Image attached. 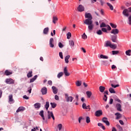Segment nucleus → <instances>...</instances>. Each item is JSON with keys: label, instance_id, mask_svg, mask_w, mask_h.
I'll return each instance as SVG.
<instances>
[{"label": "nucleus", "instance_id": "f257e3e1", "mask_svg": "<svg viewBox=\"0 0 131 131\" xmlns=\"http://www.w3.org/2000/svg\"><path fill=\"white\" fill-rule=\"evenodd\" d=\"M85 18H88L84 21V24H86V25H88V30L89 31H92L94 29V24H93V16L90 13H85Z\"/></svg>", "mask_w": 131, "mask_h": 131}, {"label": "nucleus", "instance_id": "f03ea898", "mask_svg": "<svg viewBox=\"0 0 131 131\" xmlns=\"http://www.w3.org/2000/svg\"><path fill=\"white\" fill-rule=\"evenodd\" d=\"M65 96L67 102H72L74 99V98H73L72 96H69L68 94H65Z\"/></svg>", "mask_w": 131, "mask_h": 131}, {"label": "nucleus", "instance_id": "7ed1b4c3", "mask_svg": "<svg viewBox=\"0 0 131 131\" xmlns=\"http://www.w3.org/2000/svg\"><path fill=\"white\" fill-rule=\"evenodd\" d=\"M53 119V120H55V116H54V114L53 112L48 111V119H51V118Z\"/></svg>", "mask_w": 131, "mask_h": 131}, {"label": "nucleus", "instance_id": "20e7f679", "mask_svg": "<svg viewBox=\"0 0 131 131\" xmlns=\"http://www.w3.org/2000/svg\"><path fill=\"white\" fill-rule=\"evenodd\" d=\"M6 82L8 84H14V81L12 78H7L6 79Z\"/></svg>", "mask_w": 131, "mask_h": 131}, {"label": "nucleus", "instance_id": "39448f33", "mask_svg": "<svg viewBox=\"0 0 131 131\" xmlns=\"http://www.w3.org/2000/svg\"><path fill=\"white\" fill-rule=\"evenodd\" d=\"M123 15L125 17H128L129 16V12L127 10V9H125L122 12Z\"/></svg>", "mask_w": 131, "mask_h": 131}, {"label": "nucleus", "instance_id": "423d86ee", "mask_svg": "<svg viewBox=\"0 0 131 131\" xmlns=\"http://www.w3.org/2000/svg\"><path fill=\"white\" fill-rule=\"evenodd\" d=\"M102 121L104 122V123H105L106 125H107V126H109L110 125V123L108 121V118L106 117H103L102 118Z\"/></svg>", "mask_w": 131, "mask_h": 131}, {"label": "nucleus", "instance_id": "0eeeda50", "mask_svg": "<svg viewBox=\"0 0 131 131\" xmlns=\"http://www.w3.org/2000/svg\"><path fill=\"white\" fill-rule=\"evenodd\" d=\"M111 33L116 35V34H118V33H119V30H118V29H114L112 30V31H111Z\"/></svg>", "mask_w": 131, "mask_h": 131}, {"label": "nucleus", "instance_id": "6e6552de", "mask_svg": "<svg viewBox=\"0 0 131 131\" xmlns=\"http://www.w3.org/2000/svg\"><path fill=\"white\" fill-rule=\"evenodd\" d=\"M102 114L103 112H102L101 110L97 111L95 113V116H97V117L101 116V115H102Z\"/></svg>", "mask_w": 131, "mask_h": 131}, {"label": "nucleus", "instance_id": "1a4fd4ad", "mask_svg": "<svg viewBox=\"0 0 131 131\" xmlns=\"http://www.w3.org/2000/svg\"><path fill=\"white\" fill-rule=\"evenodd\" d=\"M77 10L80 12H83L84 11V7L82 5H79L77 8Z\"/></svg>", "mask_w": 131, "mask_h": 131}, {"label": "nucleus", "instance_id": "9d476101", "mask_svg": "<svg viewBox=\"0 0 131 131\" xmlns=\"http://www.w3.org/2000/svg\"><path fill=\"white\" fill-rule=\"evenodd\" d=\"M111 40L113 42H117V35H114L111 36Z\"/></svg>", "mask_w": 131, "mask_h": 131}, {"label": "nucleus", "instance_id": "9b49d317", "mask_svg": "<svg viewBox=\"0 0 131 131\" xmlns=\"http://www.w3.org/2000/svg\"><path fill=\"white\" fill-rule=\"evenodd\" d=\"M63 73L66 76H69V75H70V73L68 72V70H67V67H64L63 69Z\"/></svg>", "mask_w": 131, "mask_h": 131}, {"label": "nucleus", "instance_id": "f8f14e48", "mask_svg": "<svg viewBox=\"0 0 131 131\" xmlns=\"http://www.w3.org/2000/svg\"><path fill=\"white\" fill-rule=\"evenodd\" d=\"M41 92L42 93V95H47L48 93V89L46 87H43L41 89Z\"/></svg>", "mask_w": 131, "mask_h": 131}, {"label": "nucleus", "instance_id": "ddd939ff", "mask_svg": "<svg viewBox=\"0 0 131 131\" xmlns=\"http://www.w3.org/2000/svg\"><path fill=\"white\" fill-rule=\"evenodd\" d=\"M116 108H117V110L121 112L122 111V109L121 108V104L120 103H117L116 105Z\"/></svg>", "mask_w": 131, "mask_h": 131}, {"label": "nucleus", "instance_id": "4468645a", "mask_svg": "<svg viewBox=\"0 0 131 131\" xmlns=\"http://www.w3.org/2000/svg\"><path fill=\"white\" fill-rule=\"evenodd\" d=\"M54 38H51L49 41V45L50 48H54Z\"/></svg>", "mask_w": 131, "mask_h": 131}, {"label": "nucleus", "instance_id": "2eb2a0df", "mask_svg": "<svg viewBox=\"0 0 131 131\" xmlns=\"http://www.w3.org/2000/svg\"><path fill=\"white\" fill-rule=\"evenodd\" d=\"M25 110V107L23 106H20L18 107V108L16 110V113H19V112H22V111H24Z\"/></svg>", "mask_w": 131, "mask_h": 131}, {"label": "nucleus", "instance_id": "dca6fc26", "mask_svg": "<svg viewBox=\"0 0 131 131\" xmlns=\"http://www.w3.org/2000/svg\"><path fill=\"white\" fill-rule=\"evenodd\" d=\"M112 43L111 42V41L107 40L104 43V47H105L106 48H107V47H110L111 46V44Z\"/></svg>", "mask_w": 131, "mask_h": 131}, {"label": "nucleus", "instance_id": "f3484780", "mask_svg": "<svg viewBox=\"0 0 131 131\" xmlns=\"http://www.w3.org/2000/svg\"><path fill=\"white\" fill-rule=\"evenodd\" d=\"M52 91L54 94H55L56 95V94L58 93V89H57V88H56V86H53L52 87Z\"/></svg>", "mask_w": 131, "mask_h": 131}, {"label": "nucleus", "instance_id": "a211bd4d", "mask_svg": "<svg viewBox=\"0 0 131 131\" xmlns=\"http://www.w3.org/2000/svg\"><path fill=\"white\" fill-rule=\"evenodd\" d=\"M4 74L7 76H9V75H11V74H13V72H10V71L7 70L5 71Z\"/></svg>", "mask_w": 131, "mask_h": 131}, {"label": "nucleus", "instance_id": "6ab92c4d", "mask_svg": "<svg viewBox=\"0 0 131 131\" xmlns=\"http://www.w3.org/2000/svg\"><path fill=\"white\" fill-rule=\"evenodd\" d=\"M115 115L117 116L116 119H120L122 117V115L119 113H116Z\"/></svg>", "mask_w": 131, "mask_h": 131}, {"label": "nucleus", "instance_id": "aec40b11", "mask_svg": "<svg viewBox=\"0 0 131 131\" xmlns=\"http://www.w3.org/2000/svg\"><path fill=\"white\" fill-rule=\"evenodd\" d=\"M40 103H36L34 104V106L36 109H39L40 108Z\"/></svg>", "mask_w": 131, "mask_h": 131}, {"label": "nucleus", "instance_id": "412c9836", "mask_svg": "<svg viewBox=\"0 0 131 131\" xmlns=\"http://www.w3.org/2000/svg\"><path fill=\"white\" fill-rule=\"evenodd\" d=\"M49 27L45 28L43 30V34H48V33H49Z\"/></svg>", "mask_w": 131, "mask_h": 131}, {"label": "nucleus", "instance_id": "4be33fe9", "mask_svg": "<svg viewBox=\"0 0 131 131\" xmlns=\"http://www.w3.org/2000/svg\"><path fill=\"white\" fill-rule=\"evenodd\" d=\"M86 94L87 95V97L89 99H90V98H91V97H92V95H93V93H92V92L91 91H87L86 92Z\"/></svg>", "mask_w": 131, "mask_h": 131}, {"label": "nucleus", "instance_id": "5701e85b", "mask_svg": "<svg viewBox=\"0 0 131 131\" xmlns=\"http://www.w3.org/2000/svg\"><path fill=\"white\" fill-rule=\"evenodd\" d=\"M69 59H70V55H67L65 57V62L67 64H68L69 63Z\"/></svg>", "mask_w": 131, "mask_h": 131}, {"label": "nucleus", "instance_id": "b1692460", "mask_svg": "<svg viewBox=\"0 0 131 131\" xmlns=\"http://www.w3.org/2000/svg\"><path fill=\"white\" fill-rule=\"evenodd\" d=\"M36 78H37V75H36L32 79H30V83L35 81L36 80Z\"/></svg>", "mask_w": 131, "mask_h": 131}, {"label": "nucleus", "instance_id": "393cba45", "mask_svg": "<svg viewBox=\"0 0 131 131\" xmlns=\"http://www.w3.org/2000/svg\"><path fill=\"white\" fill-rule=\"evenodd\" d=\"M108 91H109L110 93H111V94H116V93L115 92V90L112 88H110L108 89Z\"/></svg>", "mask_w": 131, "mask_h": 131}, {"label": "nucleus", "instance_id": "a878e982", "mask_svg": "<svg viewBox=\"0 0 131 131\" xmlns=\"http://www.w3.org/2000/svg\"><path fill=\"white\" fill-rule=\"evenodd\" d=\"M106 4L108 6V7H109L110 10H111V11H113V10L114 9V7H113V6H112L111 4L109 3H107Z\"/></svg>", "mask_w": 131, "mask_h": 131}, {"label": "nucleus", "instance_id": "bb28decb", "mask_svg": "<svg viewBox=\"0 0 131 131\" xmlns=\"http://www.w3.org/2000/svg\"><path fill=\"white\" fill-rule=\"evenodd\" d=\"M105 88L103 86H100L99 87V91L101 93H104V91L105 90Z\"/></svg>", "mask_w": 131, "mask_h": 131}, {"label": "nucleus", "instance_id": "cd10ccee", "mask_svg": "<svg viewBox=\"0 0 131 131\" xmlns=\"http://www.w3.org/2000/svg\"><path fill=\"white\" fill-rule=\"evenodd\" d=\"M32 71H31L27 74V76L28 78H30V77H32Z\"/></svg>", "mask_w": 131, "mask_h": 131}, {"label": "nucleus", "instance_id": "c85d7f7f", "mask_svg": "<svg viewBox=\"0 0 131 131\" xmlns=\"http://www.w3.org/2000/svg\"><path fill=\"white\" fill-rule=\"evenodd\" d=\"M9 102H14V99H13V95H10L9 96Z\"/></svg>", "mask_w": 131, "mask_h": 131}, {"label": "nucleus", "instance_id": "c756f323", "mask_svg": "<svg viewBox=\"0 0 131 131\" xmlns=\"http://www.w3.org/2000/svg\"><path fill=\"white\" fill-rule=\"evenodd\" d=\"M100 59H108V57L107 55H104L103 54H101L100 55Z\"/></svg>", "mask_w": 131, "mask_h": 131}, {"label": "nucleus", "instance_id": "7c9ffc66", "mask_svg": "<svg viewBox=\"0 0 131 131\" xmlns=\"http://www.w3.org/2000/svg\"><path fill=\"white\" fill-rule=\"evenodd\" d=\"M110 48L111 49H113V50H115L117 48V46L116 45H113V44H111V46H110Z\"/></svg>", "mask_w": 131, "mask_h": 131}, {"label": "nucleus", "instance_id": "2f4dec72", "mask_svg": "<svg viewBox=\"0 0 131 131\" xmlns=\"http://www.w3.org/2000/svg\"><path fill=\"white\" fill-rule=\"evenodd\" d=\"M57 21H58V17L56 16H53V23H54V24H56V22H57Z\"/></svg>", "mask_w": 131, "mask_h": 131}, {"label": "nucleus", "instance_id": "473e14b6", "mask_svg": "<svg viewBox=\"0 0 131 131\" xmlns=\"http://www.w3.org/2000/svg\"><path fill=\"white\" fill-rule=\"evenodd\" d=\"M45 107L47 110L49 109V107H50V102L49 101L46 102Z\"/></svg>", "mask_w": 131, "mask_h": 131}, {"label": "nucleus", "instance_id": "72a5a7b5", "mask_svg": "<svg viewBox=\"0 0 131 131\" xmlns=\"http://www.w3.org/2000/svg\"><path fill=\"white\" fill-rule=\"evenodd\" d=\"M39 115L41 116L43 120H45V116L43 115V111H41L39 113Z\"/></svg>", "mask_w": 131, "mask_h": 131}, {"label": "nucleus", "instance_id": "f704fd0d", "mask_svg": "<svg viewBox=\"0 0 131 131\" xmlns=\"http://www.w3.org/2000/svg\"><path fill=\"white\" fill-rule=\"evenodd\" d=\"M50 105H51L52 107L54 109L57 107V104L55 102H51Z\"/></svg>", "mask_w": 131, "mask_h": 131}, {"label": "nucleus", "instance_id": "c9c22d12", "mask_svg": "<svg viewBox=\"0 0 131 131\" xmlns=\"http://www.w3.org/2000/svg\"><path fill=\"white\" fill-rule=\"evenodd\" d=\"M69 45L71 48H72V47H74V41L73 40H70Z\"/></svg>", "mask_w": 131, "mask_h": 131}, {"label": "nucleus", "instance_id": "e433bc0d", "mask_svg": "<svg viewBox=\"0 0 131 131\" xmlns=\"http://www.w3.org/2000/svg\"><path fill=\"white\" fill-rule=\"evenodd\" d=\"M63 74H64V73L62 72L59 73L57 75V78H60L61 77H62V76H63Z\"/></svg>", "mask_w": 131, "mask_h": 131}, {"label": "nucleus", "instance_id": "4c0bfd02", "mask_svg": "<svg viewBox=\"0 0 131 131\" xmlns=\"http://www.w3.org/2000/svg\"><path fill=\"white\" fill-rule=\"evenodd\" d=\"M67 39H70V37H71L72 35H71V33H70V32H69L67 34Z\"/></svg>", "mask_w": 131, "mask_h": 131}, {"label": "nucleus", "instance_id": "58836bf2", "mask_svg": "<svg viewBox=\"0 0 131 131\" xmlns=\"http://www.w3.org/2000/svg\"><path fill=\"white\" fill-rule=\"evenodd\" d=\"M101 62L102 65H105V66H107V65L108 64L107 63V61H106V60H102Z\"/></svg>", "mask_w": 131, "mask_h": 131}, {"label": "nucleus", "instance_id": "ea45409f", "mask_svg": "<svg viewBox=\"0 0 131 131\" xmlns=\"http://www.w3.org/2000/svg\"><path fill=\"white\" fill-rule=\"evenodd\" d=\"M97 34L98 35H102L103 34V32L101 30H99L98 31L96 32Z\"/></svg>", "mask_w": 131, "mask_h": 131}, {"label": "nucleus", "instance_id": "a19ab883", "mask_svg": "<svg viewBox=\"0 0 131 131\" xmlns=\"http://www.w3.org/2000/svg\"><path fill=\"white\" fill-rule=\"evenodd\" d=\"M76 85L77 86H80V85H81V81H77V82H76Z\"/></svg>", "mask_w": 131, "mask_h": 131}, {"label": "nucleus", "instance_id": "79ce46f5", "mask_svg": "<svg viewBox=\"0 0 131 131\" xmlns=\"http://www.w3.org/2000/svg\"><path fill=\"white\" fill-rule=\"evenodd\" d=\"M117 128H118L119 130H123V128L119 125V124H117L116 125Z\"/></svg>", "mask_w": 131, "mask_h": 131}, {"label": "nucleus", "instance_id": "37998d69", "mask_svg": "<svg viewBox=\"0 0 131 131\" xmlns=\"http://www.w3.org/2000/svg\"><path fill=\"white\" fill-rule=\"evenodd\" d=\"M110 24L111 27H112V28H117V25H116L114 24L110 23Z\"/></svg>", "mask_w": 131, "mask_h": 131}, {"label": "nucleus", "instance_id": "c03bdc74", "mask_svg": "<svg viewBox=\"0 0 131 131\" xmlns=\"http://www.w3.org/2000/svg\"><path fill=\"white\" fill-rule=\"evenodd\" d=\"M62 127H63L62 124H59L57 125V128H58L59 130H61V129H62Z\"/></svg>", "mask_w": 131, "mask_h": 131}, {"label": "nucleus", "instance_id": "a18cd8bd", "mask_svg": "<svg viewBox=\"0 0 131 131\" xmlns=\"http://www.w3.org/2000/svg\"><path fill=\"white\" fill-rule=\"evenodd\" d=\"M86 123H90V122H91V119L90 118V117H86Z\"/></svg>", "mask_w": 131, "mask_h": 131}, {"label": "nucleus", "instance_id": "49530a36", "mask_svg": "<svg viewBox=\"0 0 131 131\" xmlns=\"http://www.w3.org/2000/svg\"><path fill=\"white\" fill-rule=\"evenodd\" d=\"M125 54L127 56H130V50H128L125 52Z\"/></svg>", "mask_w": 131, "mask_h": 131}, {"label": "nucleus", "instance_id": "de8ad7c7", "mask_svg": "<svg viewBox=\"0 0 131 131\" xmlns=\"http://www.w3.org/2000/svg\"><path fill=\"white\" fill-rule=\"evenodd\" d=\"M100 27L102 28V27H107V25L105 24V23H102L100 25Z\"/></svg>", "mask_w": 131, "mask_h": 131}, {"label": "nucleus", "instance_id": "09e8293b", "mask_svg": "<svg viewBox=\"0 0 131 131\" xmlns=\"http://www.w3.org/2000/svg\"><path fill=\"white\" fill-rule=\"evenodd\" d=\"M82 38H83V39H86L88 38V36L85 35V33L82 35Z\"/></svg>", "mask_w": 131, "mask_h": 131}, {"label": "nucleus", "instance_id": "8fccbe9b", "mask_svg": "<svg viewBox=\"0 0 131 131\" xmlns=\"http://www.w3.org/2000/svg\"><path fill=\"white\" fill-rule=\"evenodd\" d=\"M58 47L59 48H60V49H62V48H64V45H62V43L61 42H59L58 43Z\"/></svg>", "mask_w": 131, "mask_h": 131}, {"label": "nucleus", "instance_id": "3c124183", "mask_svg": "<svg viewBox=\"0 0 131 131\" xmlns=\"http://www.w3.org/2000/svg\"><path fill=\"white\" fill-rule=\"evenodd\" d=\"M119 53V51H112V54L113 55H117Z\"/></svg>", "mask_w": 131, "mask_h": 131}, {"label": "nucleus", "instance_id": "603ef678", "mask_svg": "<svg viewBox=\"0 0 131 131\" xmlns=\"http://www.w3.org/2000/svg\"><path fill=\"white\" fill-rule=\"evenodd\" d=\"M103 100L105 102H107V99H108V97H107V95L105 94L104 95Z\"/></svg>", "mask_w": 131, "mask_h": 131}, {"label": "nucleus", "instance_id": "864d4df0", "mask_svg": "<svg viewBox=\"0 0 131 131\" xmlns=\"http://www.w3.org/2000/svg\"><path fill=\"white\" fill-rule=\"evenodd\" d=\"M111 86H112V88H114V89H116V88H118V86H119V85L117 84L114 85L113 84H111Z\"/></svg>", "mask_w": 131, "mask_h": 131}, {"label": "nucleus", "instance_id": "5fc2aeb1", "mask_svg": "<svg viewBox=\"0 0 131 131\" xmlns=\"http://www.w3.org/2000/svg\"><path fill=\"white\" fill-rule=\"evenodd\" d=\"M48 84H49V85H53V81H52V80H49L48 81Z\"/></svg>", "mask_w": 131, "mask_h": 131}, {"label": "nucleus", "instance_id": "6e6d98bb", "mask_svg": "<svg viewBox=\"0 0 131 131\" xmlns=\"http://www.w3.org/2000/svg\"><path fill=\"white\" fill-rule=\"evenodd\" d=\"M59 55L61 59H63V53L62 52H59Z\"/></svg>", "mask_w": 131, "mask_h": 131}, {"label": "nucleus", "instance_id": "4d7b16f0", "mask_svg": "<svg viewBox=\"0 0 131 131\" xmlns=\"http://www.w3.org/2000/svg\"><path fill=\"white\" fill-rule=\"evenodd\" d=\"M102 31H103V32H107V29L105 28H102L101 29Z\"/></svg>", "mask_w": 131, "mask_h": 131}, {"label": "nucleus", "instance_id": "13d9d810", "mask_svg": "<svg viewBox=\"0 0 131 131\" xmlns=\"http://www.w3.org/2000/svg\"><path fill=\"white\" fill-rule=\"evenodd\" d=\"M106 27H107V30H108L109 31L111 30V27H110V26L107 25Z\"/></svg>", "mask_w": 131, "mask_h": 131}, {"label": "nucleus", "instance_id": "bf43d9fd", "mask_svg": "<svg viewBox=\"0 0 131 131\" xmlns=\"http://www.w3.org/2000/svg\"><path fill=\"white\" fill-rule=\"evenodd\" d=\"M82 108H83V109H85V108H86V104H85L84 103H83Z\"/></svg>", "mask_w": 131, "mask_h": 131}, {"label": "nucleus", "instance_id": "052dcab7", "mask_svg": "<svg viewBox=\"0 0 131 131\" xmlns=\"http://www.w3.org/2000/svg\"><path fill=\"white\" fill-rule=\"evenodd\" d=\"M119 123H120V124H121V125H123V124H124V123L123 122V121L120 120L119 121Z\"/></svg>", "mask_w": 131, "mask_h": 131}, {"label": "nucleus", "instance_id": "680f3d73", "mask_svg": "<svg viewBox=\"0 0 131 131\" xmlns=\"http://www.w3.org/2000/svg\"><path fill=\"white\" fill-rule=\"evenodd\" d=\"M109 104H110L111 105H112V104H113V99H110Z\"/></svg>", "mask_w": 131, "mask_h": 131}, {"label": "nucleus", "instance_id": "e2e57ef3", "mask_svg": "<svg viewBox=\"0 0 131 131\" xmlns=\"http://www.w3.org/2000/svg\"><path fill=\"white\" fill-rule=\"evenodd\" d=\"M31 91H32V89H31V87H30L29 88V90H28V92L29 94H30V93H31Z\"/></svg>", "mask_w": 131, "mask_h": 131}, {"label": "nucleus", "instance_id": "0e129e2a", "mask_svg": "<svg viewBox=\"0 0 131 131\" xmlns=\"http://www.w3.org/2000/svg\"><path fill=\"white\" fill-rule=\"evenodd\" d=\"M55 99L56 100V101H59V96H58V95H55Z\"/></svg>", "mask_w": 131, "mask_h": 131}, {"label": "nucleus", "instance_id": "69168bd1", "mask_svg": "<svg viewBox=\"0 0 131 131\" xmlns=\"http://www.w3.org/2000/svg\"><path fill=\"white\" fill-rule=\"evenodd\" d=\"M24 99H26V100H28L29 99V97H28L27 95H24L23 96Z\"/></svg>", "mask_w": 131, "mask_h": 131}, {"label": "nucleus", "instance_id": "338daca9", "mask_svg": "<svg viewBox=\"0 0 131 131\" xmlns=\"http://www.w3.org/2000/svg\"><path fill=\"white\" fill-rule=\"evenodd\" d=\"M100 3H101V6H104V1L103 0H100Z\"/></svg>", "mask_w": 131, "mask_h": 131}, {"label": "nucleus", "instance_id": "774afa93", "mask_svg": "<svg viewBox=\"0 0 131 131\" xmlns=\"http://www.w3.org/2000/svg\"><path fill=\"white\" fill-rule=\"evenodd\" d=\"M100 12L101 15H104V10L103 9H101Z\"/></svg>", "mask_w": 131, "mask_h": 131}]
</instances>
